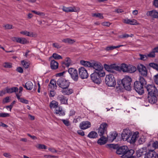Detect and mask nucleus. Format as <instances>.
<instances>
[{"label":"nucleus","mask_w":158,"mask_h":158,"mask_svg":"<svg viewBox=\"0 0 158 158\" xmlns=\"http://www.w3.org/2000/svg\"><path fill=\"white\" fill-rule=\"evenodd\" d=\"M120 70H121L123 72L132 73L134 72L136 70V68L135 67L124 63L122 64L120 66Z\"/></svg>","instance_id":"1"},{"label":"nucleus","mask_w":158,"mask_h":158,"mask_svg":"<svg viewBox=\"0 0 158 158\" xmlns=\"http://www.w3.org/2000/svg\"><path fill=\"white\" fill-rule=\"evenodd\" d=\"M106 84L110 87H114L116 85V82L114 75L110 74L106 76L105 79Z\"/></svg>","instance_id":"2"},{"label":"nucleus","mask_w":158,"mask_h":158,"mask_svg":"<svg viewBox=\"0 0 158 158\" xmlns=\"http://www.w3.org/2000/svg\"><path fill=\"white\" fill-rule=\"evenodd\" d=\"M91 67H93L94 70V72H96L99 74H100L102 76H104L105 75V73L103 71V67L102 65L100 63L96 62L92 63Z\"/></svg>","instance_id":"3"},{"label":"nucleus","mask_w":158,"mask_h":158,"mask_svg":"<svg viewBox=\"0 0 158 158\" xmlns=\"http://www.w3.org/2000/svg\"><path fill=\"white\" fill-rule=\"evenodd\" d=\"M132 79L131 77L126 76L122 80V83L125 89L128 91L131 89V82Z\"/></svg>","instance_id":"4"},{"label":"nucleus","mask_w":158,"mask_h":158,"mask_svg":"<svg viewBox=\"0 0 158 158\" xmlns=\"http://www.w3.org/2000/svg\"><path fill=\"white\" fill-rule=\"evenodd\" d=\"M56 84L59 87L62 89L69 87L70 82L68 81L64 78H60L57 81Z\"/></svg>","instance_id":"5"},{"label":"nucleus","mask_w":158,"mask_h":158,"mask_svg":"<svg viewBox=\"0 0 158 158\" xmlns=\"http://www.w3.org/2000/svg\"><path fill=\"white\" fill-rule=\"evenodd\" d=\"M134 88L135 90L139 94L142 95L144 93L143 85L138 81H135L134 83Z\"/></svg>","instance_id":"6"},{"label":"nucleus","mask_w":158,"mask_h":158,"mask_svg":"<svg viewBox=\"0 0 158 158\" xmlns=\"http://www.w3.org/2000/svg\"><path fill=\"white\" fill-rule=\"evenodd\" d=\"M96 72H94L90 75L91 78L95 83L99 84L101 81V77H103Z\"/></svg>","instance_id":"7"},{"label":"nucleus","mask_w":158,"mask_h":158,"mask_svg":"<svg viewBox=\"0 0 158 158\" xmlns=\"http://www.w3.org/2000/svg\"><path fill=\"white\" fill-rule=\"evenodd\" d=\"M146 88L148 92V95L153 94H157L158 91L155 86L153 85H148L146 87Z\"/></svg>","instance_id":"8"},{"label":"nucleus","mask_w":158,"mask_h":158,"mask_svg":"<svg viewBox=\"0 0 158 158\" xmlns=\"http://www.w3.org/2000/svg\"><path fill=\"white\" fill-rule=\"evenodd\" d=\"M79 74L82 79H85L88 77V74L87 71L83 67H80L78 69Z\"/></svg>","instance_id":"9"},{"label":"nucleus","mask_w":158,"mask_h":158,"mask_svg":"<svg viewBox=\"0 0 158 158\" xmlns=\"http://www.w3.org/2000/svg\"><path fill=\"white\" fill-rule=\"evenodd\" d=\"M107 124L106 123H103L101 124L98 128V132L99 135L102 136L105 133L106 131Z\"/></svg>","instance_id":"10"},{"label":"nucleus","mask_w":158,"mask_h":158,"mask_svg":"<svg viewBox=\"0 0 158 158\" xmlns=\"http://www.w3.org/2000/svg\"><path fill=\"white\" fill-rule=\"evenodd\" d=\"M107 124L106 123H103L101 124L98 128V132L99 135L102 136L105 133L106 131Z\"/></svg>","instance_id":"11"},{"label":"nucleus","mask_w":158,"mask_h":158,"mask_svg":"<svg viewBox=\"0 0 158 158\" xmlns=\"http://www.w3.org/2000/svg\"><path fill=\"white\" fill-rule=\"evenodd\" d=\"M131 134V131L127 129H124L121 135L122 139L124 141H127Z\"/></svg>","instance_id":"12"},{"label":"nucleus","mask_w":158,"mask_h":158,"mask_svg":"<svg viewBox=\"0 0 158 158\" xmlns=\"http://www.w3.org/2000/svg\"><path fill=\"white\" fill-rule=\"evenodd\" d=\"M138 69L140 73L143 76H146L147 70L146 67L143 64H140L138 66Z\"/></svg>","instance_id":"13"},{"label":"nucleus","mask_w":158,"mask_h":158,"mask_svg":"<svg viewBox=\"0 0 158 158\" xmlns=\"http://www.w3.org/2000/svg\"><path fill=\"white\" fill-rule=\"evenodd\" d=\"M139 133L137 131L134 132L132 135L131 134L127 142L132 144L135 143L139 137Z\"/></svg>","instance_id":"14"},{"label":"nucleus","mask_w":158,"mask_h":158,"mask_svg":"<svg viewBox=\"0 0 158 158\" xmlns=\"http://www.w3.org/2000/svg\"><path fill=\"white\" fill-rule=\"evenodd\" d=\"M128 151V148L126 146H122L117 149L116 153L118 155H122V156L125 155L127 151Z\"/></svg>","instance_id":"15"},{"label":"nucleus","mask_w":158,"mask_h":158,"mask_svg":"<svg viewBox=\"0 0 158 158\" xmlns=\"http://www.w3.org/2000/svg\"><path fill=\"white\" fill-rule=\"evenodd\" d=\"M91 126L90 123L88 121H84L81 122L79 124V127L82 130H85L88 129Z\"/></svg>","instance_id":"16"},{"label":"nucleus","mask_w":158,"mask_h":158,"mask_svg":"<svg viewBox=\"0 0 158 158\" xmlns=\"http://www.w3.org/2000/svg\"><path fill=\"white\" fill-rule=\"evenodd\" d=\"M148 98L149 103L153 104L156 103L157 101L156 94H153L148 95Z\"/></svg>","instance_id":"17"},{"label":"nucleus","mask_w":158,"mask_h":158,"mask_svg":"<svg viewBox=\"0 0 158 158\" xmlns=\"http://www.w3.org/2000/svg\"><path fill=\"white\" fill-rule=\"evenodd\" d=\"M147 15L148 16H150L154 18H157L158 17V12L156 10L147 11Z\"/></svg>","instance_id":"18"},{"label":"nucleus","mask_w":158,"mask_h":158,"mask_svg":"<svg viewBox=\"0 0 158 158\" xmlns=\"http://www.w3.org/2000/svg\"><path fill=\"white\" fill-rule=\"evenodd\" d=\"M56 81L54 79H52L48 85V89L52 90L56 89L57 88Z\"/></svg>","instance_id":"19"},{"label":"nucleus","mask_w":158,"mask_h":158,"mask_svg":"<svg viewBox=\"0 0 158 158\" xmlns=\"http://www.w3.org/2000/svg\"><path fill=\"white\" fill-rule=\"evenodd\" d=\"M55 113L60 116H64L65 114V111L60 106H59L55 109Z\"/></svg>","instance_id":"20"},{"label":"nucleus","mask_w":158,"mask_h":158,"mask_svg":"<svg viewBox=\"0 0 158 158\" xmlns=\"http://www.w3.org/2000/svg\"><path fill=\"white\" fill-rule=\"evenodd\" d=\"M156 153L153 150H150L145 155V158H156Z\"/></svg>","instance_id":"21"},{"label":"nucleus","mask_w":158,"mask_h":158,"mask_svg":"<svg viewBox=\"0 0 158 158\" xmlns=\"http://www.w3.org/2000/svg\"><path fill=\"white\" fill-rule=\"evenodd\" d=\"M57 100L60 101L61 104H67L68 99L65 98V97L62 95H59L57 98Z\"/></svg>","instance_id":"22"},{"label":"nucleus","mask_w":158,"mask_h":158,"mask_svg":"<svg viewBox=\"0 0 158 158\" xmlns=\"http://www.w3.org/2000/svg\"><path fill=\"white\" fill-rule=\"evenodd\" d=\"M69 87L63 88L61 91L62 94L65 95H69L71 94L73 92V90L72 89L69 88Z\"/></svg>","instance_id":"23"},{"label":"nucleus","mask_w":158,"mask_h":158,"mask_svg":"<svg viewBox=\"0 0 158 158\" xmlns=\"http://www.w3.org/2000/svg\"><path fill=\"white\" fill-rule=\"evenodd\" d=\"M134 153V151L133 150H128L127 151L125 155H123L121 156L123 158H128L131 156H132Z\"/></svg>","instance_id":"24"},{"label":"nucleus","mask_w":158,"mask_h":158,"mask_svg":"<svg viewBox=\"0 0 158 158\" xmlns=\"http://www.w3.org/2000/svg\"><path fill=\"white\" fill-rule=\"evenodd\" d=\"M17 98L20 102L21 103H25L26 104H29V101L23 98H21L20 96H21V94H17V93L15 94Z\"/></svg>","instance_id":"25"},{"label":"nucleus","mask_w":158,"mask_h":158,"mask_svg":"<svg viewBox=\"0 0 158 158\" xmlns=\"http://www.w3.org/2000/svg\"><path fill=\"white\" fill-rule=\"evenodd\" d=\"M123 22L126 24L132 25H136L137 24L136 20L134 19L132 20L128 19H124Z\"/></svg>","instance_id":"26"},{"label":"nucleus","mask_w":158,"mask_h":158,"mask_svg":"<svg viewBox=\"0 0 158 158\" xmlns=\"http://www.w3.org/2000/svg\"><path fill=\"white\" fill-rule=\"evenodd\" d=\"M58 63L54 60H52L50 62L51 68L52 69L55 70L58 67Z\"/></svg>","instance_id":"27"},{"label":"nucleus","mask_w":158,"mask_h":158,"mask_svg":"<svg viewBox=\"0 0 158 158\" xmlns=\"http://www.w3.org/2000/svg\"><path fill=\"white\" fill-rule=\"evenodd\" d=\"M23 86L27 89L29 90H31L34 88V85L30 81L27 82Z\"/></svg>","instance_id":"28"},{"label":"nucleus","mask_w":158,"mask_h":158,"mask_svg":"<svg viewBox=\"0 0 158 158\" xmlns=\"http://www.w3.org/2000/svg\"><path fill=\"white\" fill-rule=\"evenodd\" d=\"M124 45H120L117 46H110L106 47L105 48V50L107 51H110L116 48H118L121 47L123 46Z\"/></svg>","instance_id":"29"},{"label":"nucleus","mask_w":158,"mask_h":158,"mask_svg":"<svg viewBox=\"0 0 158 158\" xmlns=\"http://www.w3.org/2000/svg\"><path fill=\"white\" fill-rule=\"evenodd\" d=\"M7 93H11L14 92L16 93L18 90V89L16 87H13L11 88L6 87Z\"/></svg>","instance_id":"30"},{"label":"nucleus","mask_w":158,"mask_h":158,"mask_svg":"<svg viewBox=\"0 0 158 158\" xmlns=\"http://www.w3.org/2000/svg\"><path fill=\"white\" fill-rule=\"evenodd\" d=\"M80 63L81 65L86 67H91L92 65V63H91L89 61H85L84 60H81Z\"/></svg>","instance_id":"31"},{"label":"nucleus","mask_w":158,"mask_h":158,"mask_svg":"<svg viewBox=\"0 0 158 158\" xmlns=\"http://www.w3.org/2000/svg\"><path fill=\"white\" fill-rule=\"evenodd\" d=\"M118 135V134L116 132H113L110 133L109 136L108 137L109 140L113 141Z\"/></svg>","instance_id":"32"},{"label":"nucleus","mask_w":158,"mask_h":158,"mask_svg":"<svg viewBox=\"0 0 158 158\" xmlns=\"http://www.w3.org/2000/svg\"><path fill=\"white\" fill-rule=\"evenodd\" d=\"M98 134L94 131H91L87 135V137L90 138L94 139L97 137Z\"/></svg>","instance_id":"33"},{"label":"nucleus","mask_w":158,"mask_h":158,"mask_svg":"<svg viewBox=\"0 0 158 158\" xmlns=\"http://www.w3.org/2000/svg\"><path fill=\"white\" fill-rule=\"evenodd\" d=\"M106 138L102 136L98 140L97 142L98 144L100 145H102L106 143Z\"/></svg>","instance_id":"34"},{"label":"nucleus","mask_w":158,"mask_h":158,"mask_svg":"<svg viewBox=\"0 0 158 158\" xmlns=\"http://www.w3.org/2000/svg\"><path fill=\"white\" fill-rule=\"evenodd\" d=\"M58 103L54 100L52 101L50 103V106L51 108H54L58 107Z\"/></svg>","instance_id":"35"},{"label":"nucleus","mask_w":158,"mask_h":158,"mask_svg":"<svg viewBox=\"0 0 158 158\" xmlns=\"http://www.w3.org/2000/svg\"><path fill=\"white\" fill-rule=\"evenodd\" d=\"M62 10L63 11L67 12L75 11L74 9L71 7H66L65 6H63Z\"/></svg>","instance_id":"36"},{"label":"nucleus","mask_w":158,"mask_h":158,"mask_svg":"<svg viewBox=\"0 0 158 158\" xmlns=\"http://www.w3.org/2000/svg\"><path fill=\"white\" fill-rule=\"evenodd\" d=\"M71 63V60L69 57H66L64 60V64L67 67H69Z\"/></svg>","instance_id":"37"},{"label":"nucleus","mask_w":158,"mask_h":158,"mask_svg":"<svg viewBox=\"0 0 158 158\" xmlns=\"http://www.w3.org/2000/svg\"><path fill=\"white\" fill-rule=\"evenodd\" d=\"M144 151L143 148H141L137 151L136 154L138 157H139L144 154Z\"/></svg>","instance_id":"38"},{"label":"nucleus","mask_w":158,"mask_h":158,"mask_svg":"<svg viewBox=\"0 0 158 158\" xmlns=\"http://www.w3.org/2000/svg\"><path fill=\"white\" fill-rule=\"evenodd\" d=\"M72 78L75 81H78L79 77L78 75L77 71L71 75Z\"/></svg>","instance_id":"39"},{"label":"nucleus","mask_w":158,"mask_h":158,"mask_svg":"<svg viewBox=\"0 0 158 158\" xmlns=\"http://www.w3.org/2000/svg\"><path fill=\"white\" fill-rule=\"evenodd\" d=\"M133 35H134L132 34L128 35L127 34H124L119 35V38L124 39L127 38L129 37H132L133 36Z\"/></svg>","instance_id":"40"},{"label":"nucleus","mask_w":158,"mask_h":158,"mask_svg":"<svg viewBox=\"0 0 158 158\" xmlns=\"http://www.w3.org/2000/svg\"><path fill=\"white\" fill-rule=\"evenodd\" d=\"M53 57L55 60H59L62 59V57L61 56L56 53H54L53 54L52 56L50 57V59Z\"/></svg>","instance_id":"41"},{"label":"nucleus","mask_w":158,"mask_h":158,"mask_svg":"<svg viewBox=\"0 0 158 158\" xmlns=\"http://www.w3.org/2000/svg\"><path fill=\"white\" fill-rule=\"evenodd\" d=\"M149 66L158 71V64L153 63H150Z\"/></svg>","instance_id":"42"},{"label":"nucleus","mask_w":158,"mask_h":158,"mask_svg":"<svg viewBox=\"0 0 158 158\" xmlns=\"http://www.w3.org/2000/svg\"><path fill=\"white\" fill-rule=\"evenodd\" d=\"M21 63L23 67L25 69H27L29 67V63L27 61L23 60L21 61Z\"/></svg>","instance_id":"43"},{"label":"nucleus","mask_w":158,"mask_h":158,"mask_svg":"<svg viewBox=\"0 0 158 158\" xmlns=\"http://www.w3.org/2000/svg\"><path fill=\"white\" fill-rule=\"evenodd\" d=\"M35 147L36 148L39 149H46L47 147L44 144H38Z\"/></svg>","instance_id":"44"},{"label":"nucleus","mask_w":158,"mask_h":158,"mask_svg":"<svg viewBox=\"0 0 158 158\" xmlns=\"http://www.w3.org/2000/svg\"><path fill=\"white\" fill-rule=\"evenodd\" d=\"M111 70L114 69L116 70H120V66H118L116 64H113L111 65Z\"/></svg>","instance_id":"45"},{"label":"nucleus","mask_w":158,"mask_h":158,"mask_svg":"<svg viewBox=\"0 0 158 158\" xmlns=\"http://www.w3.org/2000/svg\"><path fill=\"white\" fill-rule=\"evenodd\" d=\"M60 120L62 121L65 126H69L70 125V123L68 119H61Z\"/></svg>","instance_id":"46"},{"label":"nucleus","mask_w":158,"mask_h":158,"mask_svg":"<svg viewBox=\"0 0 158 158\" xmlns=\"http://www.w3.org/2000/svg\"><path fill=\"white\" fill-rule=\"evenodd\" d=\"M93 17H96L99 18L100 19H102L103 18V16L102 14L101 13H94L92 14Z\"/></svg>","instance_id":"47"},{"label":"nucleus","mask_w":158,"mask_h":158,"mask_svg":"<svg viewBox=\"0 0 158 158\" xmlns=\"http://www.w3.org/2000/svg\"><path fill=\"white\" fill-rule=\"evenodd\" d=\"M77 71V70L76 69L73 68H70L68 70V72L70 75Z\"/></svg>","instance_id":"48"},{"label":"nucleus","mask_w":158,"mask_h":158,"mask_svg":"<svg viewBox=\"0 0 158 158\" xmlns=\"http://www.w3.org/2000/svg\"><path fill=\"white\" fill-rule=\"evenodd\" d=\"M3 66L6 68H10L12 67V65L10 63L5 62L3 64Z\"/></svg>","instance_id":"49"},{"label":"nucleus","mask_w":158,"mask_h":158,"mask_svg":"<svg viewBox=\"0 0 158 158\" xmlns=\"http://www.w3.org/2000/svg\"><path fill=\"white\" fill-rule=\"evenodd\" d=\"M155 52L154 51V50L153 49L152 52H151L149 54H147V57L152 58L154 57L155 56Z\"/></svg>","instance_id":"50"},{"label":"nucleus","mask_w":158,"mask_h":158,"mask_svg":"<svg viewBox=\"0 0 158 158\" xmlns=\"http://www.w3.org/2000/svg\"><path fill=\"white\" fill-rule=\"evenodd\" d=\"M104 67L105 69L108 72H112L111 67V65H109L107 64H104Z\"/></svg>","instance_id":"51"},{"label":"nucleus","mask_w":158,"mask_h":158,"mask_svg":"<svg viewBox=\"0 0 158 158\" xmlns=\"http://www.w3.org/2000/svg\"><path fill=\"white\" fill-rule=\"evenodd\" d=\"M63 42L67 44H71L75 42L74 40H63Z\"/></svg>","instance_id":"52"},{"label":"nucleus","mask_w":158,"mask_h":158,"mask_svg":"<svg viewBox=\"0 0 158 158\" xmlns=\"http://www.w3.org/2000/svg\"><path fill=\"white\" fill-rule=\"evenodd\" d=\"M31 12L39 16H44L45 15V14L43 12H40V11H37L34 10H32Z\"/></svg>","instance_id":"53"},{"label":"nucleus","mask_w":158,"mask_h":158,"mask_svg":"<svg viewBox=\"0 0 158 158\" xmlns=\"http://www.w3.org/2000/svg\"><path fill=\"white\" fill-rule=\"evenodd\" d=\"M139 81L138 82H140L142 84V85H143L144 84H145L146 81L143 77H140L139 79Z\"/></svg>","instance_id":"54"},{"label":"nucleus","mask_w":158,"mask_h":158,"mask_svg":"<svg viewBox=\"0 0 158 158\" xmlns=\"http://www.w3.org/2000/svg\"><path fill=\"white\" fill-rule=\"evenodd\" d=\"M10 114L8 113H0V117L4 118L9 117Z\"/></svg>","instance_id":"55"},{"label":"nucleus","mask_w":158,"mask_h":158,"mask_svg":"<svg viewBox=\"0 0 158 158\" xmlns=\"http://www.w3.org/2000/svg\"><path fill=\"white\" fill-rule=\"evenodd\" d=\"M17 42L20 43L22 44H26L28 42L27 40H14Z\"/></svg>","instance_id":"56"},{"label":"nucleus","mask_w":158,"mask_h":158,"mask_svg":"<svg viewBox=\"0 0 158 158\" xmlns=\"http://www.w3.org/2000/svg\"><path fill=\"white\" fill-rule=\"evenodd\" d=\"M49 90L50 91L49 96L50 97H53L56 94L55 91L54 90L50 89Z\"/></svg>","instance_id":"57"},{"label":"nucleus","mask_w":158,"mask_h":158,"mask_svg":"<svg viewBox=\"0 0 158 158\" xmlns=\"http://www.w3.org/2000/svg\"><path fill=\"white\" fill-rule=\"evenodd\" d=\"M7 93L6 88L0 91V96H2L6 94Z\"/></svg>","instance_id":"58"},{"label":"nucleus","mask_w":158,"mask_h":158,"mask_svg":"<svg viewBox=\"0 0 158 158\" xmlns=\"http://www.w3.org/2000/svg\"><path fill=\"white\" fill-rule=\"evenodd\" d=\"M139 56H140V59L141 60H146L147 59V56H146L144 55H142L140 54Z\"/></svg>","instance_id":"59"},{"label":"nucleus","mask_w":158,"mask_h":158,"mask_svg":"<svg viewBox=\"0 0 158 158\" xmlns=\"http://www.w3.org/2000/svg\"><path fill=\"white\" fill-rule=\"evenodd\" d=\"M10 102V98L9 97H6L5 98L3 99L2 100V103H6L8 102Z\"/></svg>","instance_id":"60"},{"label":"nucleus","mask_w":158,"mask_h":158,"mask_svg":"<svg viewBox=\"0 0 158 158\" xmlns=\"http://www.w3.org/2000/svg\"><path fill=\"white\" fill-rule=\"evenodd\" d=\"M27 36H29L30 37H35L37 36V34L34 33L33 32H29V34H27Z\"/></svg>","instance_id":"61"},{"label":"nucleus","mask_w":158,"mask_h":158,"mask_svg":"<svg viewBox=\"0 0 158 158\" xmlns=\"http://www.w3.org/2000/svg\"><path fill=\"white\" fill-rule=\"evenodd\" d=\"M152 146L155 148H158V142L156 141L153 143Z\"/></svg>","instance_id":"62"},{"label":"nucleus","mask_w":158,"mask_h":158,"mask_svg":"<svg viewBox=\"0 0 158 158\" xmlns=\"http://www.w3.org/2000/svg\"><path fill=\"white\" fill-rule=\"evenodd\" d=\"M153 5L155 7H158V0H154Z\"/></svg>","instance_id":"63"},{"label":"nucleus","mask_w":158,"mask_h":158,"mask_svg":"<svg viewBox=\"0 0 158 158\" xmlns=\"http://www.w3.org/2000/svg\"><path fill=\"white\" fill-rule=\"evenodd\" d=\"M154 80L155 83L157 85H158V74L154 76Z\"/></svg>","instance_id":"64"}]
</instances>
